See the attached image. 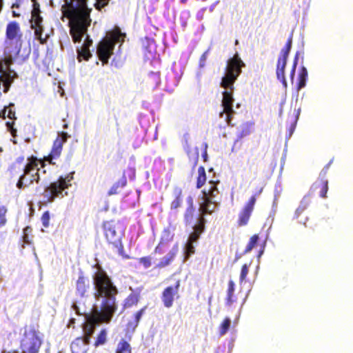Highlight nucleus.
Here are the masks:
<instances>
[{
	"label": "nucleus",
	"mask_w": 353,
	"mask_h": 353,
	"mask_svg": "<svg viewBox=\"0 0 353 353\" xmlns=\"http://www.w3.org/2000/svg\"><path fill=\"white\" fill-rule=\"evenodd\" d=\"M68 135L67 132H62L59 133L53 142V145L50 154L48 156L44 157L42 159L44 161H48L51 165H55L54 159H57L60 157L63 144L67 141Z\"/></svg>",
	"instance_id": "obj_9"
},
{
	"label": "nucleus",
	"mask_w": 353,
	"mask_h": 353,
	"mask_svg": "<svg viewBox=\"0 0 353 353\" xmlns=\"http://www.w3.org/2000/svg\"><path fill=\"white\" fill-rule=\"evenodd\" d=\"M252 131V123H245L241 125L239 132L238 134V139H241L250 134Z\"/></svg>",
	"instance_id": "obj_31"
},
{
	"label": "nucleus",
	"mask_w": 353,
	"mask_h": 353,
	"mask_svg": "<svg viewBox=\"0 0 353 353\" xmlns=\"http://www.w3.org/2000/svg\"><path fill=\"white\" fill-rule=\"evenodd\" d=\"M206 173L203 166L198 168V176L196 177V188L199 189L204 185L206 182Z\"/></svg>",
	"instance_id": "obj_28"
},
{
	"label": "nucleus",
	"mask_w": 353,
	"mask_h": 353,
	"mask_svg": "<svg viewBox=\"0 0 353 353\" xmlns=\"http://www.w3.org/2000/svg\"><path fill=\"white\" fill-rule=\"evenodd\" d=\"M109 1L110 0H96L94 6L97 10L101 11L102 8L108 5Z\"/></svg>",
	"instance_id": "obj_40"
},
{
	"label": "nucleus",
	"mask_w": 353,
	"mask_h": 353,
	"mask_svg": "<svg viewBox=\"0 0 353 353\" xmlns=\"http://www.w3.org/2000/svg\"><path fill=\"white\" fill-rule=\"evenodd\" d=\"M2 353H18L17 351L16 350H14L12 352H6V351H3Z\"/></svg>",
	"instance_id": "obj_62"
},
{
	"label": "nucleus",
	"mask_w": 353,
	"mask_h": 353,
	"mask_svg": "<svg viewBox=\"0 0 353 353\" xmlns=\"http://www.w3.org/2000/svg\"><path fill=\"white\" fill-rule=\"evenodd\" d=\"M116 353H132V348L130 343L125 339H121L118 343Z\"/></svg>",
	"instance_id": "obj_30"
},
{
	"label": "nucleus",
	"mask_w": 353,
	"mask_h": 353,
	"mask_svg": "<svg viewBox=\"0 0 353 353\" xmlns=\"http://www.w3.org/2000/svg\"><path fill=\"white\" fill-rule=\"evenodd\" d=\"M307 79V70L304 66L301 67L298 77L297 89L299 90L306 85Z\"/></svg>",
	"instance_id": "obj_25"
},
{
	"label": "nucleus",
	"mask_w": 353,
	"mask_h": 353,
	"mask_svg": "<svg viewBox=\"0 0 353 353\" xmlns=\"http://www.w3.org/2000/svg\"><path fill=\"white\" fill-rule=\"evenodd\" d=\"M14 124V121L6 122V126H7L8 130H10L11 129V128H13Z\"/></svg>",
	"instance_id": "obj_55"
},
{
	"label": "nucleus",
	"mask_w": 353,
	"mask_h": 353,
	"mask_svg": "<svg viewBox=\"0 0 353 353\" xmlns=\"http://www.w3.org/2000/svg\"><path fill=\"white\" fill-rule=\"evenodd\" d=\"M202 157L203 159V161L206 162L208 161V154H207V145H205V150L202 154Z\"/></svg>",
	"instance_id": "obj_50"
},
{
	"label": "nucleus",
	"mask_w": 353,
	"mask_h": 353,
	"mask_svg": "<svg viewBox=\"0 0 353 353\" xmlns=\"http://www.w3.org/2000/svg\"><path fill=\"white\" fill-rule=\"evenodd\" d=\"M218 181H210L208 185L201 191L199 197V215L196 219V224L192 227L193 231L190 234L188 242L196 243L201 234L205 230V223L207 222L205 216L208 214H212L219 207V203L216 197L219 194L217 185Z\"/></svg>",
	"instance_id": "obj_4"
},
{
	"label": "nucleus",
	"mask_w": 353,
	"mask_h": 353,
	"mask_svg": "<svg viewBox=\"0 0 353 353\" xmlns=\"http://www.w3.org/2000/svg\"><path fill=\"white\" fill-rule=\"evenodd\" d=\"M248 273V265L243 264L241 267V274H240V282H243L246 279Z\"/></svg>",
	"instance_id": "obj_41"
},
{
	"label": "nucleus",
	"mask_w": 353,
	"mask_h": 353,
	"mask_svg": "<svg viewBox=\"0 0 353 353\" xmlns=\"http://www.w3.org/2000/svg\"><path fill=\"white\" fill-rule=\"evenodd\" d=\"M103 229L105 237L109 244L115 248L118 254L124 255V248L121 242V236L116 230V224L114 221H106L103 223Z\"/></svg>",
	"instance_id": "obj_7"
},
{
	"label": "nucleus",
	"mask_w": 353,
	"mask_h": 353,
	"mask_svg": "<svg viewBox=\"0 0 353 353\" xmlns=\"http://www.w3.org/2000/svg\"><path fill=\"white\" fill-rule=\"evenodd\" d=\"M230 319L229 317L225 318L219 326V334L222 336L226 334L230 329Z\"/></svg>",
	"instance_id": "obj_36"
},
{
	"label": "nucleus",
	"mask_w": 353,
	"mask_h": 353,
	"mask_svg": "<svg viewBox=\"0 0 353 353\" xmlns=\"http://www.w3.org/2000/svg\"><path fill=\"white\" fill-rule=\"evenodd\" d=\"M31 28L34 30V35L36 38L39 41L41 44H45L47 43L48 37H43V32L44 31V27L43 26V19H40L38 21H30Z\"/></svg>",
	"instance_id": "obj_17"
},
{
	"label": "nucleus",
	"mask_w": 353,
	"mask_h": 353,
	"mask_svg": "<svg viewBox=\"0 0 353 353\" xmlns=\"http://www.w3.org/2000/svg\"><path fill=\"white\" fill-rule=\"evenodd\" d=\"M8 212V209L6 206L2 205L0 207V228L4 226L7 223L6 214Z\"/></svg>",
	"instance_id": "obj_37"
},
{
	"label": "nucleus",
	"mask_w": 353,
	"mask_h": 353,
	"mask_svg": "<svg viewBox=\"0 0 353 353\" xmlns=\"http://www.w3.org/2000/svg\"><path fill=\"white\" fill-rule=\"evenodd\" d=\"M198 159H199V152H198V151H197V152H196V159H195V161H194V165H193V167H194H194L196 165V164H197Z\"/></svg>",
	"instance_id": "obj_58"
},
{
	"label": "nucleus",
	"mask_w": 353,
	"mask_h": 353,
	"mask_svg": "<svg viewBox=\"0 0 353 353\" xmlns=\"http://www.w3.org/2000/svg\"><path fill=\"white\" fill-rule=\"evenodd\" d=\"M332 161H330L321 171L319 174V177L318 179L312 184L311 187V190L313 192H317L319 194V196L321 198L327 197V192L328 190V180L325 178L327 172L328 171L329 167L331 164Z\"/></svg>",
	"instance_id": "obj_11"
},
{
	"label": "nucleus",
	"mask_w": 353,
	"mask_h": 353,
	"mask_svg": "<svg viewBox=\"0 0 353 353\" xmlns=\"http://www.w3.org/2000/svg\"><path fill=\"white\" fill-rule=\"evenodd\" d=\"M245 66L244 62L241 60L239 55L236 53L233 57L227 61L225 69V75L222 77L221 86L225 89L223 92V99L221 105L223 110L220 112V117L225 115V121L230 126H234L232 123L235 111L233 109V90L234 83L242 72V68Z\"/></svg>",
	"instance_id": "obj_3"
},
{
	"label": "nucleus",
	"mask_w": 353,
	"mask_h": 353,
	"mask_svg": "<svg viewBox=\"0 0 353 353\" xmlns=\"http://www.w3.org/2000/svg\"><path fill=\"white\" fill-rule=\"evenodd\" d=\"M195 218V208L187 207L183 214V221L185 225H191Z\"/></svg>",
	"instance_id": "obj_24"
},
{
	"label": "nucleus",
	"mask_w": 353,
	"mask_h": 353,
	"mask_svg": "<svg viewBox=\"0 0 353 353\" xmlns=\"http://www.w3.org/2000/svg\"><path fill=\"white\" fill-rule=\"evenodd\" d=\"M42 341L34 330L26 332L21 342V346L28 353H38Z\"/></svg>",
	"instance_id": "obj_10"
},
{
	"label": "nucleus",
	"mask_w": 353,
	"mask_h": 353,
	"mask_svg": "<svg viewBox=\"0 0 353 353\" xmlns=\"http://www.w3.org/2000/svg\"><path fill=\"white\" fill-rule=\"evenodd\" d=\"M92 57V54L90 51V48L81 46L77 50V59L79 61H81L83 59L88 61Z\"/></svg>",
	"instance_id": "obj_29"
},
{
	"label": "nucleus",
	"mask_w": 353,
	"mask_h": 353,
	"mask_svg": "<svg viewBox=\"0 0 353 353\" xmlns=\"http://www.w3.org/2000/svg\"><path fill=\"white\" fill-rule=\"evenodd\" d=\"M88 1L64 0L61 6L63 17L69 19L70 33L74 43L81 41L91 24L92 8L88 7Z\"/></svg>",
	"instance_id": "obj_2"
},
{
	"label": "nucleus",
	"mask_w": 353,
	"mask_h": 353,
	"mask_svg": "<svg viewBox=\"0 0 353 353\" xmlns=\"http://www.w3.org/2000/svg\"><path fill=\"white\" fill-rule=\"evenodd\" d=\"M23 32L19 23L16 21L9 22L6 29V42L21 45Z\"/></svg>",
	"instance_id": "obj_12"
},
{
	"label": "nucleus",
	"mask_w": 353,
	"mask_h": 353,
	"mask_svg": "<svg viewBox=\"0 0 353 353\" xmlns=\"http://www.w3.org/2000/svg\"><path fill=\"white\" fill-rule=\"evenodd\" d=\"M140 299V295L138 293H130L124 300L123 307L130 308L133 306H136Z\"/></svg>",
	"instance_id": "obj_22"
},
{
	"label": "nucleus",
	"mask_w": 353,
	"mask_h": 353,
	"mask_svg": "<svg viewBox=\"0 0 353 353\" xmlns=\"http://www.w3.org/2000/svg\"><path fill=\"white\" fill-rule=\"evenodd\" d=\"M126 37L125 33L121 32V29L119 27H115L112 30L108 32L107 37L105 39H109L110 42L112 44V46H115L117 43L122 44L124 42L125 37Z\"/></svg>",
	"instance_id": "obj_16"
},
{
	"label": "nucleus",
	"mask_w": 353,
	"mask_h": 353,
	"mask_svg": "<svg viewBox=\"0 0 353 353\" xmlns=\"http://www.w3.org/2000/svg\"><path fill=\"white\" fill-rule=\"evenodd\" d=\"M174 199L170 203L171 210L180 208L183 203V190L179 187H175L173 190Z\"/></svg>",
	"instance_id": "obj_20"
},
{
	"label": "nucleus",
	"mask_w": 353,
	"mask_h": 353,
	"mask_svg": "<svg viewBox=\"0 0 353 353\" xmlns=\"http://www.w3.org/2000/svg\"><path fill=\"white\" fill-rule=\"evenodd\" d=\"M90 282L83 272H80L75 283V294L80 298L88 297Z\"/></svg>",
	"instance_id": "obj_15"
},
{
	"label": "nucleus",
	"mask_w": 353,
	"mask_h": 353,
	"mask_svg": "<svg viewBox=\"0 0 353 353\" xmlns=\"http://www.w3.org/2000/svg\"><path fill=\"white\" fill-rule=\"evenodd\" d=\"M32 3H33V5H34V3H38L37 2V0H32Z\"/></svg>",
	"instance_id": "obj_64"
},
{
	"label": "nucleus",
	"mask_w": 353,
	"mask_h": 353,
	"mask_svg": "<svg viewBox=\"0 0 353 353\" xmlns=\"http://www.w3.org/2000/svg\"><path fill=\"white\" fill-rule=\"evenodd\" d=\"M154 252L155 253H161V250L160 248V243L155 248Z\"/></svg>",
	"instance_id": "obj_56"
},
{
	"label": "nucleus",
	"mask_w": 353,
	"mask_h": 353,
	"mask_svg": "<svg viewBox=\"0 0 353 353\" xmlns=\"http://www.w3.org/2000/svg\"><path fill=\"white\" fill-rule=\"evenodd\" d=\"M9 131L13 137H15L17 136V129H15L14 127L11 128V129Z\"/></svg>",
	"instance_id": "obj_54"
},
{
	"label": "nucleus",
	"mask_w": 353,
	"mask_h": 353,
	"mask_svg": "<svg viewBox=\"0 0 353 353\" xmlns=\"http://www.w3.org/2000/svg\"><path fill=\"white\" fill-rule=\"evenodd\" d=\"M8 110V107L5 106L3 109L0 112V118L1 119H6V114Z\"/></svg>",
	"instance_id": "obj_47"
},
{
	"label": "nucleus",
	"mask_w": 353,
	"mask_h": 353,
	"mask_svg": "<svg viewBox=\"0 0 353 353\" xmlns=\"http://www.w3.org/2000/svg\"><path fill=\"white\" fill-rule=\"evenodd\" d=\"M12 16H13L14 17H19L20 16V14H19V13H17V12H16L15 11H14V10H13V11H12Z\"/></svg>",
	"instance_id": "obj_60"
},
{
	"label": "nucleus",
	"mask_w": 353,
	"mask_h": 353,
	"mask_svg": "<svg viewBox=\"0 0 353 353\" xmlns=\"http://www.w3.org/2000/svg\"><path fill=\"white\" fill-rule=\"evenodd\" d=\"M32 228L30 226H26L24 229H23V234H28L29 233H30L32 232Z\"/></svg>",
	"instance_id": "obj_53"
},
{
	"label": "nucleus",
	"mask_w": 353,
	"mask_h": 353,
	"mask_svg": "<svg viewBox=\"0 0 353 353\" xmlns=\"http://www.w3.org/2000/svg\"><path fill=\"white\" fill-rule=\"evenodd\" d=\"M292 46V34L287 40L284 48L281 50L279 59L287 61L290 51Z\"/></svg>",
	"instance_id": "obj_27"
},
{
	"label": "nucleus",
	"mask_w": 353,
	"mask_h": 353,
	"mask_svg": "<svg viewBox=\"0 0 353 353\" xmlns=\"http://www.w3.org/2000/svg\"><path fill=\"white\" fill-rule=\"evenodd\" d=\"M97 271L92 276L94 288V297L101 301L100 307H94L91 312L85 313L81 310V302L74 301L72 308L79 316L84 315L85 321L82 325L83 336L76 339V341H82L84 345H89L92 334L97 325L109 323L118 309L117 296L119 290L110 276L99 264L94 266Z\"/></svg>",
	"instance_id": "obj_1"
},
{
	"label": "nucleus",
	"mask_w": 353,
	"mask_h": 353,
	"mask_svg": "<svg viewBox=\"0 0 353 353\" xmlns=\"http://www.w3.org/2000/svg\"><path fill=\"white\" fill-rule=\"evenodd\" d=\"M180 287V280H177L174 285L166 287L161 294V300L163 305L170 308L173 305L174 297H179V290Z\"/></svg>",
	"instance_id": "obj_13"
},
{
	"label": "nucleus",
	"mask_w": 353,
	"mask_h": 353,
	"mask_svg": "<svg viewBox=\"0 0 353 353\" xmlns=\"http://www.w3.org/2000/svg\"><path fill=\"white\" fill-rule=\"evenodd\" d=\"M114 46L110 42L109 39H103L97 46V54L103 64H107L109 59L113 54Z\"/></svg>",
	"instance_id": "obj_14"
},
{
	"label": "nucleus",
	"mask_w": 353,
	"mask_h": 353,
	"mask_svg": "<svg viewBox=\"0 0 353 353\" xmlns=\"http://www.w3.org/2000/svg\"><path fill=\"white\" fill-rule=\"evenodd\" d=\"M22 0H16V1L12 5V8H19Z\"/></svg>",
	"instance_id": "obj_51"
},
{
	"label": "nucleus",
	"mask_w": 353,
	"mask_h": 353,
	"mask_svg": "<svg viewBox=\"0 0 353 353\" xmlns=\"http://www.w3.org/2000/svg\"><path fill=\"white\" fill-rule=\"evenodd\" d=\"M210 52V49H208L205 52H204L201 57H200V59H199V65L200 67H203L205 64V61L207 59V57H208V53Z\"/></svg>",
	"instance_id": "obj_45"
},
{
	"label": "nucleus",
	"mask_w": 353,
	"mask_h": 353,
	"mask_svg": "<svg viewBox=\"0 0 353 353\" xmlns=\"http://www.w3.org/2000/svg\"><path fill=\"white\" fill-rule=\"evenodd\" d=\"M178 251V247L173 248L166 256L163 257L160 261L157 264L156 268L161 269L169 265L174 259Z\"/></svg>",
	"instance_id": "obj_18"
},
{
	"label": "nucleus",
	"mask_w": 353,
	"mask_h": 353,
	"mask_svg": "<svg viewBox=\"0 0 353 353\" xmlns=\"http://www.w3.org/2000/svg\"><path fill=\"white\" fill-rule=\"evenodd\" d=\"M46 163L43 159L32 155L28 157L16 186L19 190L30 187L34 183H39L41 180V173H46Z\"/></svg>",
	"instance_id": "obj_5"
},
{
	"label": "nucleus",
	"mask_w": 353,
	"mask_h": 353,
	"mask_svg": "<svg viewBox=\"0 0 353 353\" xmlns=\"http://www.w3.org/2000/svg\"><path fill=\"white\" fill-rule=\"evenodd\" d=\"M74 172L65 176H60L55 181L45 187L43 196L45 201L52 203L57 197L63 198L68 194L67 190L72 185Z\"/></svg>",
	"instance_id": "obj_6"
},
{
	"label": "nucleus",
	"mask_w": 353,
	"mask_h": 353,
	"mask_svg": "<svg viewBox=\"0 0 353 353\" xmlns=\"http://www.w3.org/2000/svg\"><path fill=\"white\" fill-rule=\"evenodd\" d=\"M286 64L287 61L278 59L276 64V77L285 85H286V80L285 77V69Z\"/></svg>",
	"instance_id": "obj_21"
},
{
	"label": "nucleus",
	"mask_w": 353,
	"mask_h": 353,
	"mask_svg": "<svg viewBox=\"0 0 353 353\" xmlns=\"http://www.w3.org/2000/svg\"><path fill=\"white\" fill-rule=\"evenodd\" d=\"M8 107V109L9 108L8 111L7 117L12 120H16L17 117L15 116V111H14L12 108L14 107V103H10Z\"/></svg>",
	"instance_id": "obj_44"
},
{
	"label": "nucleus",
	"mask_w": 353,
	"mask_h": 353,
	"mask_svg": "<svg viewBox=\"0 0 353 353\" xmlns=\"http://www.w3.org/2000/svg\"><path fill=\"white\" fill-rule=\"evenodd\" d=\"M50 219V212L48 211L44 212L41 216V222L43 227L48 228L49 226Z\"/></svg>",
	"instance_id": "obj_39"
},
{
	"label": "nucleus",
	"mask_w": 353,
	"mask_h": 353,
	"mask_svg": "<svg viewBox=\"0 0 353 353\" xmlns=\"http://www.w3.org/2000/svg\"><path fill=\"white\" fill-rule=\"evenodd\" d=\"M3 1L4 0H0V13L1 12L3 8Z\"/></svg>",
	"instance_id": "obj_59"
},
{
	"label": "nucleus",
	"mask_w": 353,
	"mask_h": 353,
	"mask_svg": "<svg viewBox=\"0 0 353 353\" xmlns=\"http://www.w3.org/2000/svg\"><path fill=\"white\" fill-rule=\"evenodd\" d=\"M147 306H144L134 314V320L128 323V327L134 330L139 325V321L142 316L144 314Z\"/></svg>",
	"instance_id": "obj_23"
},
{
	"label": "nucleus",
	"mask_w": 353,
	"mask_h": 353,
	"mask_svg": "<svg viewBox=\"0 0 353 353\" xmlns=\"http://www.w3.org/2000/svg\"><path fill=\"white\" fill-rule=\"evenodd\" d=\"M263 251H264V248L260 250L259 253V256H261V255L263 253Z\"/></svg>",
	"instance_id": "obj_63"
},
{
	"label": "nucleus",
	"mask_w": 353,
	"mask_h": 353,
	"mask_svg": "<svg viewBox=\"0 0 353 353\" xmlns=\"http://www.w3.org/2000/svg\"><path fill=\"white\" fill-rule=\"evenodd\" d=\"M128 180L125 174L123 173L122 176L109 189L108 192V195H114L119 194L121 189L127 185Z\"/></svg>",
	"instance_id": "obj_19"
},
{
	"label": "nucleus",
	"mask_w": 353,
	"mask_h": 353,
	"mask_svg": "<svg viewBox=\"0 0 353 353\" xmlns=\"http://www.w3.org/2000/svg\"><path fill=\"white\" fill-rule=\"evenodd\" d=\"M138 262L145 268H148L152 265V258L150 256H143L138 259Z\"/></svg>",
	"instance_id": "obj_38"
},
{
	"label": "nucleus",
	"mask_w": 353,
	"mask_h": 353,
	"mask_svg": "<svg viewBox=\"0 0 353 353\" xmlns=\"http://www.w3.org/2000/svg\"><path fill=\"white\" fill-rule=\"evenodd\" d=\"M187 202L188 203V207H192V208H194V204H193V199L192 196H188V199H187Z\"/></svg>",
	"instance_id": "obj_49"
},
{
	"label": "nucleus",
	"mask_w": 353,
	"mask_h": 353,
	"mask_svg": "<svg viewBox=\"0 0 353 353\" xmlns=\"http://www.w3.org/2000/svg\"><path fill=\"white\" fill-rule=\"evenodd\" d=\"M40 19H43L42 17L41 16L40 5L39 3H34V5H32L30 21L37 20L38 21Z\"/></svg>",
	"instance_id": "obj_34"
},
{
	"label": "nucleus",
	"mask_w": 353,
	"mask_h": 353,
	"mask_svg": "<svg viewBox=\"0 0 353 353\" xmlns=\"http://www.w3.org/2000/svg\"><path fill=\"white\" fill-rule=\"evenodd\" d=\"M23 242L26 244L30 243V240L29 239L28 234H23Z\"/></svg>",
	"instance_id": "obj_48"
},
{
	"label": "nucleus",
	"mask_w": 353,
	"mask_h": 353,
	"mask_svg": "<svg viewBox=\"0 0 353 353\" xmlns=\"http://www.w3.org/2000/svg\"><path fill=\"white\" fill-rule=\"evenodd\" d=\"M235 284L233 281L230 280L228 282V290H227V296H226V303L228 305H232L234 302L236 301V299L234 297V292Z\"/></svg>",
	"instance_id": "obj_26"
},
{
	"label": "nucleus",
	"mask_w": 353,
	"mask_h": 353,
	"mask_svg": "<svg viewBox=\"0 0 353 353\" xmlns=\"http://www.w3.org/2000/svg\"><path fill=\"white\" fill-rule=\"evenodd\" d=\"M298 59H299V55H298V54H296L295 55V57H294V62H293V65H292V69H291V71H290V78H291L292 80L294 79V75H295L296 68V66H297V64H298Z\"/></svg>",
	"instance_id": "obj_43"
},
{
	"label": "nucleus",
	"mask_w": 353,
	"mask_h": 353,
	"mask_svg": "<svg viewBox=\"0 0 353 353\" xmlns=\"http://www.w3.org/2000/svg\"><path fill=\"white\" fill-rule=\"evenodd\" d=\"M92 45V40L90 38V37L88 35H87L82 46L90 48V47Z\"/></svg>",
	"instance_id": "obj_46"
},
{
	"label": "nucleus",
	"mask_w": 353,
	"mask_h": 353,
	"mask_svg": "<svg viewBox=\"0 0 353 353\" xmlns=\"http://www.w3.org/2000/svg\"><path fill=\"white\" fill-rule=\"evenodd\" d=\"M262 192L263 188H261L257 192L253 194L239 212L236 221L238 227H243L248 225L254 208L256 197Z\"/></svg>",
	"instance_id": "obj_8"
},
{
	"label": "nucleus",
	"mask_w": 353,
	"mask_h": 353,
	"mask_svg": "<svg viewBox=\"0 0 353 353\" xmlns=\"http://www.w3.org/2000/svg\"><path fill=\"white\" fill-rule=\"evenodd\" d=\"M75 323V319L71 318L69 321L68 327L71 326L72 325H74Z\"/></svg>",
	"instance_id": "obj_57"
},
{
	"label": "nucleus",
	"mask_w": 353,
	"mask_h": 353,
	"mask_svg": "<svg viewBox=\"0 0 353 353\" xmlns=\"http://www.w3.org/2000/svg\"><path fill=\"white\" fill-rule=\"evenodd\" d=\"M23 160H24V157H19V158L17 159V162H19V163H21V162H22Z\"/></svg>",
	"instance_id": "obj_61"
},
{
	"label": "nucleus",
	"mask_w": 353,
	"mask_h": 353,
	"mask_svg": "<svg viewBox=\"0 0 353 353\" xmlns=\"http://www.w3.org/2000/svg\"><path fill=\"white\" fill-rule=\"evenodd\" d=\"M305 210V208H301L299 207V208H297L296 211V218L299 217V214L301 213H302Z\"/></svg>",
	"instance_id": "obj_52"
},
{
	"label": "nucleus",
	"mask_w": 353,
	"mask_h": 353,
	"mask_svg": "<svg viewBox=\"0 0 353 353\" xmlns=\"http://www.w3.org/2000/svg\"><path fill=\"white\" fill-rule=\"evenodd\" d=\"M195 252L194 243L186 242L184 251V261L188 260Z\"/></svg>",
	"instance_id": "obj_35"
},
{
	"label": "nucleus",
	"mask_w": 353,
	"mask_h": 353,
	"mask_svg": "<svg viewBox=\"0 0 353 353\" xmlns=\"http://www.w3.org/2000/svg\"><path fill=\"white\" fill-rule=\"evenodd\" d=\"M107 341V331L105 329H101L97 334V339L94 341V345L98 347L103 345Z\"/></svg>",
	"instance_id": "obj_32"
},
{
	"label": "nucleus",
	"mask_w": 353,
	"mask_h": 353,
	"mask_svg": "<svg viewBox=\"0 0 353 353\" xmlns=\"http://www.w3.org/2000/svg\"><path fill=\"white\" fill-rule=\"evenodd\" d=\"M0 61H3V65L6 67V70L8 71L10 70V66L12 64V58L11 56L6 57L3 59H0Z\"/></svg>",
	"instance_id": "obj_42"
},
{
	"label": "nucleus",
	"mask_w": 353,
	"mask_h": 353,
	"mask_svg": "<svg viewBox=\"0 0 353 353\" xmlns=\"http://www.w3.org/2000/svg\"><path fill=\"white\" fill-rule=\"evenodd\" d=\"M259 240V236L258 234H255L252 235L248 243V245H246V248L244 250V254L249 253L252 251V250L256 246L258 241Z\"/></svg>",
	"instance_id": "obj_33"
}]
</instances>
